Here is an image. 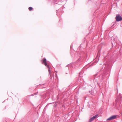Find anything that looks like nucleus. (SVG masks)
Wrapping results in <instances>:
<instances>
[{
  "instance_id": "nucleus-1",
  "label": "nucleus",
  "mask_w": 122,
  "mask_h": 122,
  "mask_svg": "<svg viewBox=\"0 0 122 122\" xmlns=\"http://www.w3.org/2000/svg\"><path fill=\"white\" fill-rule=\"evenodd\" d=\"M122 99V95L121 94H119L118 96L116 98L115 100V103L117 105L119 104L121 102V100Z\"/></svg>"
},
{
  "instance_id": "nucleus-2",
  "label": "nucleus",
  "mask_w": 122,
  "mask_h": 122,
  "mask_svg": "<svg viewBox=\"0 0 122 122\" xmlns=\"http://www.w3.org/2000/svg\"><path fill=\"white\" fill-rule=\"evenodd\" d=\"M46 59L45 58H44L43 59V61L42 62V63L44 64L46 66H47L48 68V71H49V74H51V70H50L49 67V66L47 65V63H46Z\"/></svg>"
},
{
  "instance_id": "nucleus-3",
  "label": "nucleus",
  "mask_w": 122,
  "mask_h": 122,
  "mask_svg": "<svg viewBox=\"0 0 122 122\" xmlns=\"http://www.w3.org/2000/svg\"><path fill=\"white\" fill-rule=\"evenodd\" d=\"M116 21H119L122 20V18L120 15H117L116 16Z\"/></svg>"
},
{
  "instance_id": "nucleus-4",
  "label": "nucleus",
  "mask_w": 122,
  "mask_h": 122,
  "mask_svg": "<svg viewBox=\"0 0 122 122\" xmlns=\"http://www.w3.org/2000/svg\"><path fill=\"white\" fill-rule=\"evenodd\" d=\"M117 117V116L116 115H114L111 117H109L108 118H107V121H110L112 120H114Z\"/></svg>"
},
{
  "instance_id": "nucleus-5",
  "label": "nucleus",
  "mask_w": 122,
  "mask_h": 122,
  "mask_svg": "<svg viewBox=\"0 0 122 122\" xmlns=\"http://www.w3.org/2000/svg\"><path fill=\"white\" fill-rule=\"evenodd\" d=\"M98 115H96L93 117L91 118L89 120V122H91L92 121L96 118L97 117Z\"/></svg>"
},
{
  "instance_id": "nucleus-6",
  "label": "nucleus",
  "mask_w": 122,
  "mask_h": 122,
  "mask_svg": "<svg viewBox=\"0 0 122 122\" xmlns=\"http://www.w3.org/2000/svg\"><path fill=\"white\" fill-rule=\"evenodd\" d=\"M29 9L30 11H31L32 9V8L31 7H30L29 8Z\"/></svg>"
},
{
  "instance_id": "nucleus-7",
  "label": "nucleus",
  "mask_w": 122,
  "mask_h": 122,
  "mask_svg": "<svg viewBox=\"0 0 122 122\" xmlns=\"http://www.w3.org/2000/svg\"><path fill=\"white\" fill-rule=\"evenodd\" d=\"M99 53H100V51H98V54H99Z\"/></svg>"
}]
</instances>
